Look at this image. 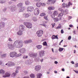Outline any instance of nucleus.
Wrapping results in <instances>:
<instances>
[{
	"label": "nucleus",
	"mask_w": 78,
	"mask_h": 78,
	"mask_svg": "<svg viewBox=\"0 0 78 78\" xmlns=\"http://www.w3.org/2000/svg\"><path fill=\"white\" fill-rule=\"evenodd\" d=\"M8 47L10 50H14V48H21L23 46V42L22 41L16 40L12 44H9L8 45Z\"/></svg>",
	"instance_id": "1"
},
{
	"label": "nucleus",
	"mask_w": 78,
	"mask_h": 78,
	"mask_svg": "<svg viewBox=\"0 0 78 78\" xmlns=\"http://www.w3.org/2000/svg\"><path fill=\"white\" fill-rule=\"evenodd\" d=\"M70 5H72V3H71V2H69L68 5L67 4H65V3H63L62 5V8H65L67 7V8H69V7Z\"/></svg>",
	"instance_id": "2"
},
{
	"label": "nucleus",
	"mask_w": 78,
	"mask_h": 78,
	"mask_svg": "<svg viewBox=\"0 0 78 78\" xmlns=\"http://www.w3.org/2000/svg\"><path fill=\"white\" fill-rule=\"evenodd\" d=\"M7 65L8 67H12V66H14L15 65V63L12 62H9L5 64L6 66H7Z\"/></svg>",
	"instance_id": "3"
},
{
	"label": "nucleus",
	"mask_w": 78,
	"mask_h": 78,
	"mask_svg": "<svg viewBox=\"0 0 78 78\" xmlns=\"http://www.w3.org/2000/svg\"><path fill=\"white\" fill-rule=\"evenodd\" d=\"M43 33H44L43 31L40 30L37 32V34L38 37H41V36H42Z\"/></svg>",
	"instance_id": "4"
},
{
	"label": "nucleus",
	"mask_w": 78,
	"mask_h": 78,
	"mask_svg": "<svg viewBox=\"0 0 78 78\" xmlns=\"http://www.w3.org/2000/svg\"><path fill=\"white\" fill-rule=\"evenodd\" d=\"M34 14L35 16H37L39 14V9L36 8L34 10Z\"/></svg>",
	"instance_id": "5"
},
{
	"label": "nucleus",
	"mask_w": 78,
	"mask_h": 78,
	"mask_svg": "<svg viewBox=\"0 0 78 78\" xmlns=\"http://www.w3.org/2000/svg\"><path fill=\"white\" fill-rule=\"evenodd\" d=\"M17 53L16 52H11L10 53V56L12 58H14L16 56Z\"/></svg>",
	"instance_id": "6"
},
{
	"label": "nucleus",
	"mask_w": 78,
	"mask_h": 78,
	"mask_svg": "<svg viewBox=\"0 0 78 78\" xmlns=\"http://www.w3.org/2000/svg\"><path fill=\"white\" fill-rule=\"evenodd\" d=\"M29 55L30 57H36L37 56V53L31 52L29 53Z\"/></svg>",
	"instance_id": "7"
},
{
	"label": "nucleus",
	"mask_w": 78,
	"mask_h": 78,
	"mask_svg": "<svg viewBox=\"0 0 78 78\" xmlns=\"http://www.w3.org/2000/svg\"><path fill=\"white\" fill-rule=\"evenodd\" d=\"M34 7L33 6L28 7L27 9V11L32 12L34 10Z\"/></svg>",
	"instance_id": "8"
},
{
	"label": "nucleus",
	"mask_w": 78,
	"mask_h": 78,
	"mask_svg": "<svg viewBox=\"0 0 78 78\" xmlns=\"http://www.w3.org/2000/svg\"><path fill=\"white\" fill-rule=\"evenodd\" d=\"M33 59H30L27 61H26V64H28V65L29 64H31V63H33Z\"/></svg>",
	"instance_id": "9"
},
{
	"label": "nucleus",
	"mask_w": 78,
	"mask_h": 78,
	"mask_svg": "<svg viewBox=\"0 0 78 78\" xmlns=\"http://www.w3.org/2000/svg\"><path fill=\"white\" fill-rule=\"evenodd\" d=\"M25 26H24L23 25H21L20 26V30H21V31H25Z\"/></svg>",
	"instance_id": "10"
},
{
	"label": "nucleus",
	"mask_w": 78,
	"mask_h": 78,
	"mask_svg": "<svg viewBox=\"0 0 78 78\" xmlns=\"http://www.w3.org/2000/svg\"><path fill=\"white\" fill-rule=\"evenodd\" d=\"M45 55V53L44 51H40L39 53V55L40 56V57H43Z\"/></svg>",
	"instance_id": "11"
},
{
	"label": "nucleus",
	"mask_w": 78,
	"mask_h": 78,
	"mask_svg": "<svg viewBox=\"0 0 78 78\" xmlns=\"http://www.w3.org/2000/svg\"><path fill=\"white\" fill-rule=\"evenodd\" d=\"M23 16L24 17H25L26 18L28 17H30V16H31V14L30 13H24L23 14Z\"/></svg>",
	"instance_id": "12"
},
{
	"label": "nucleus",
	"mask_w": 78,
	"mask_h": 78,
	"mask_svg": "<svg viewBox=\"0 0 78 78\" xmlns=\"http://www.w3.org/2000/svg\"><path fill=\"white\" fill-rule=\"evenodd\" d=\"M10 9H11V11H12V12H14L16 11V7L14 6H11L10 7Z\"/></svg>",
	"instance_id": "13"
},
{
	"label": "nucleus",
	"mask_w": 78,
	"mask_h": 78,
	"mask_svg": "<svg viewBox=\"0 0 78 78\" xmlns=\"http://www.w3.org/2000/svg\"><path fill=\"white\" fill-rule=\"evenodd\" d=\"M10 73H8V72L6 73L5 75H3V78H6V77H9L10 76Z\"/></svg>",
	"instance_id": "14"
},
{
	"label": "nucleus",
	"mask_w": 78,
	"mask_h": 78,
	"mask_svg": "<svg viewBox=\"0 0 78 78\" xmlns=\"http://www.w3.org/2000/svg\"><path fill=\"white\" fill-rule=\"evenodd\" d=\"M25 9V7H21L20 8L19 12H23Z\"/></svg>",
	"instance_id": "15"
},
{
	"label": "nucleus",
	"mask_w": 78,
	"mask_h": 78,
	"mask_svg": "<svg viewBox=\"0 0 78 78\" xmlns=\"http://www.w3.org/2000/svg\"><path fill=\"white\" fill-rule=\"evenodd\" d=\"M41 69V67L39 66H36L35 68V70L36 71H38Z\"/></svg>",
	"instance_id": "16"
},
{
	"label": "nucleus",
	"mask_w": 78,
	"mask_h": 78,
	"mask_svg": "<svg viewBox=\"0 0 78 78\" xmlns=\"http://www.w3.org/2000/svg\"><path fill=\"white\" fill-rule=\"evenodd\" d=\"M5 23L3 22H1L0 23V29L2 28H4L5 27Z\"/></svg>",
	"instance_id": "17"
},
{
	"label": "nucleus",
	"mask_w": 78,
	"mask_h": 78,
	"mask_svg": "<svg viewBox=\"0 0 78 78\" xmlns=\"http://www.w3.org/2000/svg\"><path fill=\"white\" fill-rule=\"evenodd\" d=\"M32 42V40H29L24 41L23 43H24V44H27L29 43H31V42Z\"/></svg>",
	"instance_id": "18"
},
{
	"label": "nucleus",
	"mask_w": 78,
	"mask_h": 78,
	"mask_svg": "<svg viewBox=\"0 0 78 78\" xmlns=\"http://www.w3.org/2000/svg\"><path fill=\"white\" fill-rule=\"evenodd\" d=\"M19 52L21 53H25V48L21 49L19 50Z\"/></svg>",
	"instance_id": "19"
},
{
	"label": "nucleus",
	"mask_w": 78,
	"mask_h": 78,
	"mask_svg": "<svg viewBox=\"0 0 78 78\" xmlns=\"http://www.w3.org/2000/svg\"><path fill=\"white\" fill-rule=\"evenodd\" d=\"M18 35H19V36H21L22 34H23V31L20 30V31H18L16 33Z\"/></svg>",
	"instance_id": "20"
},
{
	"label": "nucleus",
	"mask_w": 78,
	"mask_h": 78,
	"mask_svg": "<svg viewBox=\"0 0 78 78\" xmlns=\"http://www.w3.org/2000/svg\"><path fill=\"white\" fill-rule=\"evenodd\" d=\"M32 27V24L30 23H28L27 25V27L28 28H31Z\"/></svg>",
	"instance_id": "21"
},
{
	"label": "nucleus",
	"mask_w": 78,
	"mask_h": 78,
	"mask_svg": "<svg viewBox=\"0 0 78 78\" xmlns=\"http://www.w3.org/2000/svg\"><path fill=\"white\" fill-rule=\"evenodd\" d=\"M0 56L1 58H6V54H1Z\"/></svg>",
	"instance_id": "22"
},
{
	"label": "nucleus",
	"mask_w": 78,
	"mask_h": 78,
	"mask_svg": "<svg viewBox=\"0 0 78 78\" xmlns=\"http://www.w3.org/2000/svg\"><path fill=\"white\" fill-rule=\"evenodd\" d=\"M36 48H37V50H40V49H41L42 48V46L41 45H38L36 46Z\"/></svg>",
	"instance_id": "23"
},
{
	"label": "nucleus",
	"mask_w": 78,
	"mask_h": 78,
	"mask_svg": "<svg viewBox=\"0 0 78 78\" xmlns=\"http://www.w3.org/2000/svg\"><path fill=\"white\" fill-rule=\"evenodd\" d=\"M52 39H58V35L56 36L53 35L52 37Z\"/></svg>",
	"instance_id": "24"
},
{
	"label": "nucleus",
	"mask_w": 78,
	"mask_h": 78,
	"mask_svg": "<svg viewBox=\"0 0 78 78\" xmlns=\"http://www.w3.org/2000/svg\"><path fill=\"white\" fill-rule=\"evenodd\" d=\"M34 61L35 62H39V58L38 57H35Z\"/></svg>",
	"instance_id": "25"
},
{
	"label": "nucleus",
	"mask_w": 78,
	"mask_h": 78,
	"mask_svg": "<svg viewBox=\"0 0 78 78\" xmlns=\"http://www.w3.org/2000/svg\"><path fill=\"white\" fill-rule=\"evenodd\" d=\"M32 19L34 22H36L37 20V18L36 17H33Z\"/></svg>",
	"instance_id": "26"
},
{
	"label": "nucleus",
	"mask_w": 78,
	"mask_h": 78,
	"mask_svg": "<svg viewBox=\"0 0 78 78\" xmlns=\"http://www.w3.org/2000/svg\"><path fill=\"white\" fill-rule=\"evenodd\" d=\"M5 72V70H3L2 69H0V73L1 74H4Z\"/></svg>",
	"instance_id": "27"
},
{
	"label": "nucleus",
	"mask_w": 78,
	"mask_h": 78,
	"mask_svg": "<svg viewBox=\"0 0 78 78\" xmlns=\"http://www.w3.org/2000/svg\"><path fill=\"white\" fill-rule=\"evenodd\" d=\"M37 78H41V76H42V74L40 73H39L37 75Z\"/></svg>",
	"instance_id": "28"
},
{
	"label": "nucleus",
	"mask_w": 78,
	"mask_h": 78,
	"mask_svg": "<svg viewBox=\"0 0 78 78\" xmlns=\"http://www.w3.org/2000/svg\"><path fill=\"white\" fill-rule=\"evenodd\" d=\"M48 9L49 10H53V9H55V7H49L48 8Z\"/></svg>",
	"instance_id": "29"
},
{
	"label": "nucleus",
	"mask_w": 78,
	"mask_h": 78,
	"mask_svg": "<svg viewBox=\"0 0 78 78\" xmlns=\"http://www.w3.org/2000/svg\"><path fill=\"white\" fill-rule=\"evenodd\" d=\"M63 14H64L63 13H60L58 16V17H60V19H61V17L63 16Z\"/></svg>",
	"instance_id": "30"
},
{
	"label": "nucleus",
	"mask_w": 78,
	"mask_h": 78,
	"mask_svg": "<svg viewBox=\"0 0 78 78\" xmlns=\"http://www.w3.org/2000/svg\"><path fill=\"white\" fill-rule=\"evenodd\" d=\"M36 5L37 7H40V6H41V3L37 2L36 4Z\"/></svg>",
	"instance_id": "31"
},
{
	"label": "nucleus",
	"mask_w": 78,
	"mask_h": 78,
	"mask_svg": "<svg viewBox=\"0 0 78 78\" xmlns=\"http://www.w3.org/2000/svg\"><path fill=\"white\" fill-rule=\"evenodd\" d=\"M63 14L64 15H66V14H68V12H67V10H66L65 11H63Z\"/></svg>",
	"instance_id": "32"
},
{
	"label": "nucleus",
	"mask_w": 78,
	"mask_h": 78,
	"mask_svg": "<svg viewBox=\"0 0 78 78\" xmlns=\"http://www.w3.org/2000/svg\"><path fill=\"white\" fill-rule=\"evenodd\" d=\"M6 3V0H0V3Z\"/></svg>",
	"instance_id": "33"
},
{
	"label": "nucleus",
	"mask_w": 78,
	"mask_h": 78,
	"mask_svg": "<svg viewBox=\"0 0 78 78\" xmlns=\"http://www.w3.org/2000/svg\"><path fill=\"white\" fill-rule=\"evenodd\" d=\"M40 25H42V26H44V27H45V28H47V29H48V26H47L46 25H44L43 24H40Z\"/></svg>",
	"instance_id": "34"
},
{
	"label": "nucleus",
	"mask_w": 78,
	"mask_h": 78,
	"mask_svg": "<svg viewBox=\"0 0 78 78\" xmlns=\"http://www.w3.org/2000/svg\"><path fill=\"white\" fill-rule=\"evenodd\" d=\"M53 14H54L55 16H57V15H58V12L56 11H55L53 13Z\"/></svg>",
	"instance_id": "35"
},
{
	"label": "nucleus",
	"mask_w": 78,
	"mask_h": 78,
	"mask_svg": "<svg viewBox=\"0 0 78 78\" xmlns=\"http://www.w3.org/2000/svg\"><path fill=\"white\" fill-rule=\"evenodd\" d=\"M63 50H64L63 48H59L58 49V51H60V52H61V51H63Z\"/></svg>",
	"instance_id": "36"
},
{
	"label": "nucleus",
	"mask_w": 78,
	"mask_h": 78,
	"mask_svg": "<svg viewBox=\"0 0 78 78\" xmlns=\"http://www.w3.org/2000/svg\"><path fill=\"white\" fill-rule=\"evenodd\" d=\"M54 20L55 22H58V18H54Z\"/></svg>",
	"instance_id": "37"
},
{
	"label": "nucleus",
	"mask_w": 78,
	"mask_h": 78,
	"mask_svg": "<svg viewBox=\"0 0 78 78\" xmlns=\"http://www.w3.org/2000/svg\"><path fill=\"white\" fill-rule=\"evenodd\" d=\"M18 6H22V5H23V3H20L18 4H17Z\"/></svg>",
	"instance_id": "38"
},
{
	"label": "nucleus",
	"mask_w": 78,
	"mask_h": 78,
	"mask_svg": "<svg viewBox=\"0 0 78 78\" xmlns=\"http://www.w3.org/2000/svg\"><path fill=\"white\" fill-rule=\"evenodd\" d=\"M60 28H61V25L59 24L58 27L56 28V29H60Z\"/></svg>",
	"instance_id": "39"
},
{
	"label": "nucleus",
	"mask_w": 78,
	"mask_h": 78,
	"mask_svg": "<svg viewBox=\"0 0 78 78\" xmlns=\"http://www.w3.org/2000/svg\"><path fill=\"white\" fill-rule=\"evenodd\" d=\"M25 3L26 5H28L30 4V2L28 1H27L25 2Z\"/></svg>",
	"instance_id": "40"
},
{
	"label": "nucleus",
	"mask_w": 78,
	"mask_h": 78,
	"mask_svg": "<svg viewBox=\"0 0 78 78\" xmlns=\"http://www.w3.org/2000/svg\"><path fill=\"white\" fill-rule=\"evenodd\" d=\"M30 76L31 78H34L35 77L34 74H31L30 75Z\"/></svg>",
	"instance_id": "41"
},
{
	"label": "nucleus",
	"mask_w": 78,
	"mask_h": 78,
	"mask_svg": "<svg viewBox=\"0 0 78 78\" xmlns=\"http://www.w3.org/2000/svg\"><path fill=\"white\" fill-rule=\"evenodd\" d=\"M43 45L47 46V42L46 41H44L43 43Z\"/></svg>",
	"instance_id": "42"
},
{
	"label": "nucleus",
	"mask_w": 78,
	"mask_h": 78,
	"mask_svg": "<svg viewBox=\"0 0 78 78\" xmlns=\"http://www.w3.org/2000/svg\"><path fill=\"white\" fill-rule=\"evenodd\" d=\"M16 75V73H13L12 75V77H14V76H15Z\"/></svg>",
	"instance_id": "43"
},
{
	"label": "nucleus",
	"mask_w": 78,
	"mask_h": 78,
	"mask_svg": "<svg viewBox=\"0 0 78 78\" xmlns=\"http://www.w3.org/2000/svg\"><path fill=\"white\" fill-rule=\"evenodd\" d=\"M45 15V14L44 13H42L40 14V16H44Z\"/></svg>",
	"instance_id": "44"
},
{
	"label": "nucleus",
	"mask_w": 78,
	"mask_h": 78,
	"mask_svg": "<svg viewBox=\"0 0 78 78\" xmlns=\"http://www.w3.org/2000/svg\"><path fill=\"white\" fill-rule=\"evenodd\" d=\"M28 22H26L24 23V25L26 26V27H27V26L28 25Z\"/></svg>",
	"instance_id": "45"
},
{
	"label": "nucleus",
	"mask_w": 78,
	"mask_h": 78,
	"mask_svg": "<svg viewBox=\"0 0 78 78\" xmlns=\"http://www.w3.org/2000/svg\"><path fill=\"white\" fill-rule=\"evenodd\" d=\"M7 10V8H4V9L2 10V11L3 12H5Z\"/></svg>",
	"instance_id": "46"
},
{
	"label": "nucleus",
	"mask_w": 78,
	"mask_h": 78,
	"mask_svg": "<svg viewBox=\"0 0 78 78\" xmlns=\"http://www.w3.org/2000/svg\"><path fill=\"white\" fill-rule=\"evenodd\" d=\"M58 10L60 11H61V12H63L64 10L62 9V8H59L58 9Z\"/></svg>",
	"instance_id": "47"
},
{
	"label": "nucleus",
	"mask_w": 78,
	"mask_h": 78,
	"mask_svg": "<svg viewBox=\"0 0 78 78\" xmlns=\"http://www.w3.org/2000/svg\"><path fill=\"white\" fill-rule=\"evenodd\" d=\"M1 20H7V19L5 18L2 17L1 18Z\"/></svg>",
	"instance_id": "48"
},
{
	"label": "nucleus",
	"mask_w": 78,
	"mask_h": 78,
	"mask_svg": "<svg viewBox=\"0 0 78 78\" xmlns=\"http://www.w3.org/2000/svg\"><path fill=\"white\" fill-rule=\"evenodd\" d=\"M20 67L18 66L16 67V70H20Z\"/></svg>",
	"instance_id": "49"
},
{
	"label": "nucleus",
	"mask_w": 78,
	"mask_h": 78,
	"mask_svg": "<svg viewBox=\"0 0 78 78\" xmlns=\"http://www.w3.org/2000/svg\"><path fill=\"white\" fill-rule=\"evenodd\" d=\"M78 67V63H77L75 64V65L74 66V67Z\"/></svg>",
	"instance_id": "50"
},
{
	"label": "nucleus",
	"mask_w": 78,
	"mask_h": 78,
	"mask_svg": "<svg viewBox=\"0 0 78 78\" xmlns=\"http://www.w3.org/2000/svg\"><path fill=\"white\" fill-rule=\"evenodd\" d=\"M55 15L54 14H53V15H51V17L52 18H55Z\"/></svg>",
	"instance_id": "51"
},
{
	"label": "nucleus",
	"mask_w": 78,
	"mask_h": 78,
	"mask_svg": "<svg viewBox=\"0 0 78 78\" xmlns=\"http://www.w3.org/2000/svg\"><path fill=\"white\" fill-rule=\"evenodd\" d=\"M51 25L52 26V28H53V27H54L55 26V23H52Z\"/></svg>",
	"instance_id": "52"
},
{
	"label": "nucleus",
	"mask_w": 78,
	"mask_h": 78,
	"mask_svg": "<svg viewBox=\"0 0 78 78\" xmlns=\"http://www.w3.org/2000/svg\"><path fill=\"white\" fill-rule=\"evenodd\" d=\"M41 5L43 6H45V4L44 3H41Z\"/></svg>",
	"instance_id": "53"
},
{
	"label": "nucleus",
	"mask_w": 78,
	"mask_h": 78,
	"mask_svg": "<svg viewBox=\"0 0 78 78\" xmlns=\"http://www.w3.org/2000/svg\"><path fill=\"white\" fill-rule=\"evenodd\" d=\"M71 38H72V37H71V36H69L68 37V40H70Z\"/></svg>",
	"instance_id": "54"
},
{
	"label": "nucleus",
	"mask_w": 78,
	"mask_h": 78,
	"mask_svg": "<svg viewBox=\"0 0 78 78\" xmlns=\"http://www.w3.org/2000/svg\"><path fill=\"white\" fill-rule=\"evenodd\" d=\"M23 58H26V59H27V58H28V56L24 55V56H23Z\"/></svg>",
	"instance_id": "55"
},
{
	"label": "nucleus",
	"mask_w": 78,
	"mask_h": 78,
	"mask_svg": "<svg viewBox=\"0 0 78 78\" xmlns=\"http://www.w3.org/2000/svg\"><path fill=\"white\" fill-rule=\"evenodd\" d=\"M48 17V16H44V19H45V20H48L47 17Z\"/></svg>",
	"instance_id": "56"
},
{
	"label": "nucleus",
	"mask_w": 78,
	"mask_h": 78,
	"mask_svg": "<svg viewBox=\"0 0 78 78\" xmlns=\"http://www.w3.org/2000/svg\"><path fill=\"white\" fill-rule=\"evenodd\" d=\"M9 41H10V42H12V40L11 39V38H9Z\"/></svg>",
	"instance_id": "57"
},
{
	"label": "nucleus",
	"mask_w": 78,
	"mask_h": 78,
	"mask_svg": "<svg viewBox=\"0 0 78 78\" xmlns=\"http://www.w3.org/2000/svg\"><path fill=\"white\" fill-rule=\"evenodd\" d=\"M73 41H77V39H76V38H73Z\"/></svg>",
	"instance_id": "58"
},
{
	"label": "nucleus",
	"mask_w": 78,
	"mask_h": 78,
	"mask_svg": "<svg viewBox=\"0 0 78 78\" xmlns=\"http://www.w3.org/2000/svg\"><path fill=\"white\" fill-rule=\"evenodd\" d=\"M61 33L62 34H63V33H64V30H63V29L61 30Z\"/></svg>",
	"instance_id": "59"
},
{
	"label": "nucleus",
	"mask_w": 78,
	"mask_h": 78,
	"mask_svg": "<svg viewBox=\"0 0 78 78\" xmlns=\"http://www.w3.org/2000/svg\"><path fill=\"white\" fill-rule=\"evenodd\" d=\"M73 71L75 72L76 73H78V71H76L75 70H73Z\"/></svg>",
	"instance_id": "60"
},
{
	"label": "nucleus",
	"mask_w": 78,
	"mask_h": 78,
	"mask_svg": "<svg viewBox=\"0 0 78 78\" xmlns=\"http://www.w3.org/2000/svg\"><path fill=\"white\" fill-rule=\"evenodd\" d=\"M21 55V54H18L17 55V57H19V56H20Z\"/></svg>",
	"instance_id": "61"
},
{
	"label": "nucleus",
	"mask_w": 78,
	"mask_h": 78,
	"mask_svg": "<svg viewBox=\"0 0 78 78\" xmlns=\"http://www.w3.org/2000/svg\"><path fill=\"white\" fill-rule=\"evenodd\" d=\"M62 42H63V40H61V41L60 42L59 45H61V43H62Z\"/></svg>",
	"instance_id": "62"
},
{
	"label": "nucleus",
	"mask_w": 78,
	"mask_h": 78,
	"mask_svg": "<svg viewBox=\"0 0 78 78\" xmlns=\"http://www.w3.org/2000/svg\"><path fill=\"white\" fill-rule=\"evenodd\" d=\"M54 63L55 64H57L58 63V62H57V61H55L54 62Z\"/></svg>",
	"instance_id": "63"
},
{
	"label": "nucleus",
	"mask_w": 78,
	"mask_h": 78,
	"mask_svg": "<svg viewBox=\"0 0 78 78\" xmlns=\"http://www.w3.org/2000/svg\"><path fill=\"white\" fill-rule=\"evenodd\" d=\"M44 60L43 59H41L40 60V61L41 62H43V60Z\"/></svg>",
	"instance_id": "64"
}]
</instances>
